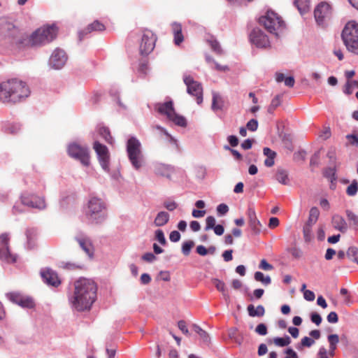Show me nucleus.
Listing matches in <instances>:
<instances>
[{"label":"nucleus","mask_w":358,"mask_h":358,"mask_svg":"<svg viewBox=\"0 0 358 358\" xmlns=\"http://www.w3.org/2000/svg\"><path fill=\"white\" fill-rule=\"evenodd\" d=\"M310 320L312 322L318 326L321 324L322 319L319 313L313 312L310 314Z\"/></svg>","instance_id":"55"},{"label":"nucleus","mask_w":358,"mask_h":358,"mask_svg":"<svg viewBox=\"0 0 358 358\" xmlns=\"http://www.w3.org/2000/svg\"><path fill=\"white\" fill-rule=\"evenodd\" d=\"M348 220L352 223L355 227H358V215L355 214L352 210H347L345 211Z\"/></svg>","instance_id":"47"},{"label":"nucleus","mask_w":358,"mask_h":358,"mask_svg":"<svg viewBox=\"0 0 358 358\" xmlns=\"http://www.w3.org/2000/svg\"><path fill=\"white\" fill-rule=\"evenodd\" d=\"M206 176V169L204 166H198L196 169V176L197 178L203 180Z\"/></svg>","instance_id":"54"},{"label":"nucleus","mask_w":358,"mask_h":358,"mask_svg":"<svg viewBox=\"0 0 358 358\" xmlns=\"http://www.w3.org/2000/svg\"><path fill=\"white\" fill-rule=\"evenodd\" d=\"M93 148L95 150L102 169L106 172H109V152L108 148L99 141H95Z\"/></svg>","instance_id":"14"},{"label":"nucleus","mask_w":358,"mask_h":358,"mask_svg":"<svg viewBox=\"0 0 358 358\" xmlns=\"http://www.w3.org/2000/svg\"><path fill=\"white\" fill-rule=\"evenodd\" d=\"M164 206L169 211H173L177 208L178 204L173 201H166L164 203Z\"/></svg>","instance_id":"61"},{"label":"nucleus","mask_w":358,"mask_h":358,"mask_svg":"<svg viewBox=\"0 0 358 358\" xmlns=\"http://www.w3.org/2000/svg\"><path fill=\"white\" fill-rule=\"evenodd\" d=\"M327 157L329 159L330 165L331 166H336V153H335L334 150H329L327 152Z\"/></svg>","instance_id":"60"},{"label":"nucleus","mask_w":358,"mask_h":358,"mask_svg":"<svg viewBox=\"0 0 358 358\" xmlns=\"http://www.w3.org/2000/svg\"><path fill=\"white\" fill-rule=\"evenodd\" d=\"M320 212L317 207H312L309 212V217L306 224H310V225H314L319 217Z\"/></svg>","instance_id":"38"},{"label":"nucleus","mask_w":358,"mask_h":358,"mask_svg":"<svg viewBox=\"0 0 358 358\" xmlns=\"http://www.w3.org/2000/svg\"><path fill=\"white\" fill-rule=\"evenodd\" d=\"M6 298L13 303L17 304L22 308H33L35 306L33 299L24 296L18 292H11L6 294Z\"/></svg>","instance_id":"13"},{"label":"nucleus","mask_w":358,"mask_h":358,"mask_svg":"<svg viewBox=\"0 0 358 358\" xmlns=\"http://www.w3.org/2000/svg\"><path fill=\"white\" fill-rule=\"evenodd\" d=\"M41 276L43 281L49 286L57 287L61 284L57 273L50 268H44L41 270Z\"/></svg>","instance_id":"17"},{"label":"nucleus","mask_w":358,"mask_h":358,"mask_svg":"<svg viewBox=\"0 0 358 358\" xmlns=\"http://www.w3.org/2000/svg\"><path fill=\"white\" fill-rule=\"evenodd\" d=\"M212 282L213 283V285H215L216 289L219 292H222L224 299L226 301L229 300V295L227 293L225 283L222 280H219L217 278H213L212 279Z\"/></svg>","instance_id":"32"},{"label":"nucleus","mask_w":358,"mask_h":358,"mask_svg":"<svg viewBox=\"0 0 358 358\" xmlns=\"http://www.w3.org/2000/svg\"><path fill=\"white\" fill-rule=\"evenodd\" d=\"M247 129L251 131H255L258 128V122L255 119H252L247 123Z\"/></svg>","instance_id":"57"},{"label":"nucleus","mask_w":358,"mask_h":358,"mask_svg":"<svg viewBox=\"0 0 358 358\" xmlns=\"http://www.w3.org/2000/svg\"><path fill=\"white\" fill-rule=\"evenodd\" d=\"M331 222L335 229L345 233L348 230V224L345 220L341 215L335 214L332 216Z\"/></svg>","instance_id":"25"},{"label":"nucleus","mask_w":358,"mask_h":358,"mask_svg":"<svg viewBox=\"0 0 358 358\" xmlns=\"http://www.w3.org/2000/svg\"><path fill=\"white\" fill-rule=\"evenodd\" d=\"M215 218L213 216H208L206 218V227L205 230L208 231L212 229L215 226Z\"/></svg>","instance_id":"52"},{"label":"nucleus","mask_w":358,"mask_h":358,"mask_svg":"<svg viewBox=\"0 0 358 358\" xmlns=\"http://www.w3.org/2000/svg\"><path fill=\"white\" fill-rule=\"evenodd\" d=\"M97 287L90 279L81 278L74 283V292L69 298L72 309L83 312L91 308L96 299Z\"/></svg>","instance_id":"1"},{"label":"nucleus","mask_w":358,"mask_h":358,"mask_svg":"<svg viewBox=\"0 0 358 358\" xmlns=\"http://www.w3.org/2000/svg\"><path fill=\"white\" fill-rule=\"evenodd\" d=\"M154 171L158 176L170 178L173 173L174 169L170 165L159 163L155 165Z\"/></svg>","instance_id":"24"},{"label":"nucleus","mask_w":358,"mask_h":358,"mask_svg":"<svg viewBox=\"0 0 358 358\" xmlns=\"http://www.w3.org/2000/svg\"><path fill=\"white\" fill-rule=\"evenodd\" d=\"M329 345H337L339 342V337L337 334H330L327 337Z\"/></svg>","instance_id":"62"},{"label":"nucleus","mask_w":358,"mask_h":358,"mask_svg":"<svg viewBox=\"0 0 358 358\" xmlns=\"http://www.w3.org/2000/svg\"><path fill=\"white\" fill-rule=\"evenodd\" d=\"M314 15L317 23L322 25L326 19L331 15L330 6L324 2L319 3L314 10Z\"/></svg>","instance_id":"16"},{"label":"nucleus","mask_w":358,"mask_h":358,"mask_svg":"<svg viewBox=\"0 0 358 358\" xmlns=\"http://www.w3.org/2000/svg\"><path fill=\"white\" fill-rule=\"evenodd\" d=\"M315 343V341L308 336L303 337L301 341V345L303 347H311Z\"/></svg>","instance_id":"58"},{"label":"nucleus","mask_w":358,"mask_h":358,"mask_svg":"<svg viewBox=\"0 0 358 358\" xmlns=\"http://www.w3.org/2000/svg\"><path fill=\"white\" fill-rule=\"evenodd\" d=\"M171 29L175 45H180L184 41V36L182 32V26L180 23L173 22L171 24Z\"/></svg>","instance_id":"26"},{"label":"nucleus","mask_w":358,"mask_h":358,"mask_svg":"<svg viewBox=\"0 0 358 358\" xmlns=\"http://www.w3.org/2000/svg\"><path fill=\"white\" fill-rule=\"evenodd\" d=\"M31 91H0V101L15 103L24 101L30 96Z\"/></svg>","instance_id":"11"},{"label":"nucleus","mask_w":358,"mask_h":358,"mask_svg":"<svg viewBox=\"0 0 358 358\" xmlns=\"http://www.w3.org/2000/svg\"><path fill=\"white\" fill-rule=\"evenodd\" d=\"M310 224H305L303 228V234L306 242H309L313 238L312 227Z\"/></svg>","instance_id":"43"},{"label":"nucleus","mask_w":358,"mask_h":358,"mask_svg":"<svg viewBox=\"0 0 358 358\" xmlns=\"http://www.w3.org/2000/svg\"><path fill=\"white\" fill-rule=\"evenodd\" d=\"M45 185L44 182H40V185L31 187V192H25L21 195L22 203L28 207L38 210H44L46 208V203L43 196H39L36 192H40L44 190Z\"/></svg>","instance_id":"4"},{"label":"nucleus","mask_w":358,"mask_h":358,"mask_svg":"<svg viewBox=\"0 0 358 358\" xmlns=\"http://www.w3.org/2000/svg\"><path fill=\"white\" fill-rule=\"evenodd\" d=\"M27 87L26 81L19 78H8L0 83V90H18Z\"/></svg>","instance_id":"21"},{"label":"nucleus","mask_w":358,"mask_h":358,"mask_svg":"<svg viewBox=\"0 0 358 358\" xmlns=\"http://www.w3.org/2000/svg\"><path fill=\"white\" fill-rule=\"evenodd\" d=\"M9 234L3 233L0 235V259L8 262L14 263L17 260V256L10 253L8 243H9Z\"/></svg>","instance_id":"12"},{"label":"nucleus","mask_w":358,"mask_h":358,"mask_svg":"<svg viewBox=\"0 0 358 358\" xmlns=\"http://www.w3.org/2000/svg\"><path fill=\"white\" fill-rule=\"evenodd\" d=\"M249 227L254 235H259L262 231V224L256 215L255 208L249 206L247 210Z\"/></svg>","instance_id":"19"},{"label":"nucleus","mask_w":358,"mask_h":358,"mask_svg":"<svg viewBox=\"0 0 358 358\" xmlns=\"http://www.w3.org/2000/svg\"><path fill=\"white\" fill-rule=\"evenodd\" d=\"M336 173V166H331L325 169V170L324 171V176L326 177L327 178L329 179L330 182L332 183V185H331V189L334 188L335 185H333V183L334 182H336L337 180Z\"/></svg>","instance_id":"33"},{"label":"nucleus","mask_w":358,"mask_h":358,"mask_svg":"<svg viewBox=\"0 0 358 358\" xmlns=\"http://www.w3.org/2000/svg\"><path fill=\"white\" fill-rule=\"evenodd\" d=\"M329 356L327 349L323 346L320 347L317 352V358H329Z\"/></svg>","instance_id":"64"},{"label":"nucleus","mask_w":358,"mask_h":358,"mask_svg":"<svg viewBox=\"0 0 358 358\" xmlns=\"http://www.w3.org/2000/svg\"><path fill=\"white\" fill-rule=\"evenodd\" d=\"M156 110L161 115H165L167 119L173 122L176 125L185 127L187 124L185 117L176 113L173 102L169 99L164 102L157 103L155 105Z\"/></svg>","instance_id":"6"},{"label":"nucleus","mask_w":358,"mask_h":358,"mask_svg":"<svg viewBox=\"0 0 358 358\" xmlns=\"http://www.w3.org/2000/svg\"><path fill=\"white\" fill-rule=\"evenodd\" d=\"M250 41L257 48H266L269 46V41L266 34L259 29H254L250 35Z\"/></svg>","instance_id":"18"},{"label":"nucleus","mask_w":358,"mask_h":358,"mask_svg":"<svg viewBox=\"0 0 358 358\" xmlns=\"http://www.w3.org/2000/svg\"><path fill=\"white\" fill-rule=\"evenodd\" d=\"M56 35L55 26L44 27L38 29L30 36H23L17 43L20 47L38 46L52 41Z\"/></svg>","instance_id":"2"},{"label":"nucleus","mask_w":358,"mask_h":358,"mask_svg":"<svg viewBox=\"0 0 358 358\" xmlns=\"http://www.w3.org/2000/svg\"><path fill=\"white\" fill-rule=\"evenodd\" d=\"M97 130L99 135L109 144H112L114 141L113 138L110 135V132L108 127H105L103 124H99Z\"/></svg>","instance_id":"30"},{"label":"nucleus","mask_w":358,"mask_h":358,"mask_svg":"<svg viewBox=\"0 0 358 358\" xmlns=\"http://www.w3.org/2000/svg\"><path fill=\"white\" fill-rule=\"evenodd\" d=\"M141 259L145 262L152 263L157 259V257L155 254L152 252H146L142 255Z\"/></svg>","instance_id":"56"},{"label":"nucleus","mask_w":358,"mask_h":358,"mask_svg":"<svg viewBox=\"0 0 358 358\" xmlns=\"http://www.w3.org/2000/svg\"><path fill=\"white\" fill-rule=\"evenodd\" d=\"M206 42L210 46L212 50L216 54L222 55L223 53L219 42L214 38V36H210L206 39Z\"/></svg>","instance_id":"36"},{"label":"nucleus","mask_w":358,"mask_h":358,"mask_svg":"<svg viewBox=\"0 0 358 358\" xmlns=\"http://www.w3.org/2000/svg\"><path fill=\"white\" fill-rule=\"evenodd\" d=\"M347 255L358 264V248L357 247H350L347 251Z\"/></svg>","instance_id":"44"},{"label":"nucleus","mask_w":358,"mask_h":358,"mask_svg":"<svg viewBox=\"0 0 358 358\" xmlns=\"http://www.w3.org/2000/svg\"><path fill=\"white\" fill-rule=\"evenodd\" d=\"M106 29L105 25L99 20H94L86 28L78 32V38L81 41L85 36L92 31H103Z\"/></svg>","instance_id":"22"},{"label":"nucleus","mask_w":358,"mask_h":358,"mask_svg":"<svg viewBox=\"0 0 358 358\" xmlns=\"http://www.w3.org/2000/svg\"><path fill=\"white\" fill-rule=\"evenodd\" d=\"M287 99L285 92H280L273 95L271 103L268 108V112L273 113V111L281 105V103Z\"/></svg>","instance_id":"23"},{"label":"nucleus","mask_w":358,"mask_h":358,"mask_svg":"<svg viewBox=\"0 0 358 358\" xmlns=\"http://www.w3.org/2000/svg\"><path fill=\"white\" fill-rule=\"evenodd\" d=\"M193 328H194V331L196 334H198L201 336V338H202L203 339L204 341H208V334H207V332L206 331L202 329L197 324H194L193 325Z\"/></svg>","instance_id":"49"},{"label":"nucleus","mask_w":358,"mask_h":358,"mask_svg":"<svg viewBox=\"0 0 358 358\" xmlns=\"http://www.w3.org/2000/svg\"><path fill=\"white\" fill-rule=\"evenodd\" d=\"M255 280L261 282L264 285H268L271 284V279L269 275L265 276L264 274L260 271H257L254 275Z\"/></svg>","instance_id":"40"},{"label":"nucleus","mask_w":358,"mask_h":358,"mask_svg":"<svg viewBox=\"0 0 358 358\" xmlns=\"http://www.w3.org/2000/svg\"><path fill=\"white\" fill-rule=\"evenodd\" d=\"M157 41V37L150 30H145L140 43L139 51L143 56H147L151 53Z\"/></svg>","instance_id":"10"},{"label":"nucleus","mask_w":358,"mask_h":358,"mask_svg":"<svg viewBox=\"0 0 358 358\" xmlns=\"http://www.w3.org/2000/svg\"><path fill=\"white\" fill-rule=\"evenodd\" d=\"M25 235L27 237L26 248L32 249L35 245V239L37 235V230L35 228H28L26 230Z\"/></svg>","instance_id":"28"},{"label":"nucleus","mask_w":358,"mask_h":358,"mask_svg":"<svg viewBox=\"0 0 358 358\" xmlns=\"http://www.w3.org/2000/svg\"><path fill=\"white\" fill-rule=\"evenodd\" d=\"M155 238L162 245H166L167 241L162 229H157L155 231Z\"/></svg>","instance_id":"45"},{"label":"nucleus","mask_w":358,"mask_h":358,"mask_svg":"<svg viewBox=\"0 0 358 358\" xmlns=\"http://www.w3.org/2000/svg\"><path fill=\"white\" fill-rule=\"evenodd\" d=\"M169 221V214L166 211H160L157 213L154 223L157 227H162Z\"/></svg>","instance_id":"31"},{"label":"nucleus","mask_w":358,"mask_h":358,"mask_svg":"<svg viewBox=\"0 0 358 358\" xmlns=\"http://www.w3.org/2000/svg\"><path fill=\"white\" fill-rule=\"evenodd\" d=\"M218 216H224L229 212V207L225 203H220L216 208Z\"/></svg>","instance_id":"51"},{"label":"nucleus","mask_w":358,"mask_h":358,"mask_svg":"<svg viewBox=\"0 0 358 358\" xmlns=\"http://www.w3.org/2000/svg\"><path fill=\"white\" fill-rule=\"evenodd\" d=\"M259 23L271 34L278 35L285 27L281 17L273 11H268L264 16L259 18Z\"/></svg>","instance_id":"8"},{"label":"nucleus","mask_w":358,"mask_h":358,"mask_svg":"<svg viewBox=\"0 0 358 358\" xmlns=\"http://www.w3.org/2000/svg\"><path fill=\"white\" fill-rule=\"evenodd\" d=\"M248 315L250 317H262L265 314V309L262 305H258L256 308L252 304L247 307Z\"/></svg>","instance_id":"29"},{"label":"nucleus","mask_w":358,"mask_h":358,"mask_svg":"<svg viewBox=\"0 0 358 358\" xmlns=\"http://www.w3.org/2000/svg\"><path fill=\"white\" fill-rule=\"evenodd\" d=\"M206 59L207 62H208V63L213 62L215 64V69L218 71L225 72V71H229V68L227 66H222V65L219 64L218 63L215 62L214 61V59H213V57L210 56L206 55Z\"/></svg>","instance_id":"48"},{"label":"nucleus","mask_w":358,"mask_h":358,"mask_svg":"<svg viewBox=\"0 0 358 358\" xmlns=\"http://www.w3.org/2000/svg\"><path fill=\"white\" fill-rule=\"evenodd\" d=\"M180 234L178 231H172L169 234V239L171 242L176 243L180 239Z\"/></svg>","instance_id":"63"},{"label":"nucleus","mask_w":358,"mask_h":358,"mask_svg":"<svg viewBox=\"0 0 358 358\" xmlns=\"http://www.w3.org/2000/svg\"><path fill=\"white\" fill-rule=\"evenodd\" d=\"M224 99L218 92H213L211 106L212 110L214 111L221 110L224 107Z\"/></svg>","instance_id":"27"},{"label":"nucleus","mask_w":358,"mask_h":358,"mask_svg":"<svg viewBox=\"0 0 358 358\" xmlns=\"http://www.w3.org/2000/svg\"><path fill=\"white\" fill-rule=\"evenodd\" d=\"M358 192V182L353 180L351 184L346 189V194L350 196H354Z\"/></svg>","instance_id":"42"},{"label":"nucleus","mask_w":358,"mask_h":358,"mask_svg":"<svg viewBox=\"0 0 358 358\" xmlns=\"http://www.w3.org/2000/svg\"><path fill=\"white\" fill-rule=\"evenodd\" d=\"M255 331L257 334L260 336H265L268 333L267 327L264 323H260L257 324Z\"/></svg>","instance_id":"53"},{"label":"nucleus","mask_w":358,"mask_h":358,"mask_svg":"<svg viewBox=\"0 0 358 358\" xmlns=\"http://www.w3.org/2000/svg\"><path fill=\"white\" fill-rule=\"evenodd\" d=\"M67 152L71 157L79 161L83 166H87L90 164V155L87 147L81 146L73 142L68 145Z\"/></svg>","instance_id":"9"},{"label":"nucleus","mask_w":358,"mask_h":358,"mask_svg":"<svg viewBox=\"0 0 358 358\" xmlns=\"http://www.w3.org/2000/svg\"><path fill=\"white\" fill-rule=\"evenodd\" d=\"M127 154L133 168L136 170L140 169L143 165L144 157L141 150V143L137 138L132 136L128 139Z\"/></svg>","instance_id":"5"},{"label":"nucleus","mask_w":358,"mask_h":358,"mask_svg":"<svg viewBox=\"0 0 358 358\" xmlns=\"http://www.w3.org/2000/svg\"><path fill=\"white\" fill-rule=\"evenodd\" d=\"M194 243L192 241H187L182 245V252L184 255L187 256L189 255Z\"/></svg>","instance_id":"46"},{"label":"nucleus","mask_w":358,"mask_h":358,"mask_svg":"<svg viewBox=\"0 0 358 358\" xmlns=\"http://www.w3.org/2000/svg\"><path fill=\"white\" fill-rule=\"evenodd\" d=\"M294 4L301 13H306L310 8V0H295Z\"/></svg>","instance_id":"39"},{"label":"nucleus","mask_w":358,"mask_h":358,"mask_svg":"<svg viewBox=\"0 0 358 358\" xmlns=\"http://www.w3.org/2000/svg\"><path fill=\"white\" fill-rule=\"evenodd\" d=\"M327 320L328 322L331 324L337 323L338 321V317L337 313L334 311L330 312L327 317Z\"/></svg>","instance_id":"59"},{"label":"nucleus","mask_w":358,"mask_h":358,"mask_svg":"<svg viewBox=\"0 0 358 358\" xmlns=\"http://www.w3.org/2000/svg\"><path fill=\"white\" fill-rule=\"evenodd\" d=\"M75 240L88 257L92 258L94 256V247L90 238L87 235L80 233L75 236Z\"/></svg>","instance_id":"20"},{"label":"nucleus","mask_w":358,"mask_h":358,"mask_svg":"<svg viewBox=\"0 0 358 358\" xmlns=\"http://www.w3.org/2000/svg\"><path fill=\"white\" fill-rule=\"evenodd\" d=\"M273 343L275 345L279 347H285L290 344L291 339L288 336H285V337H275L273 338Z\"/></svg>","instance_id":"41"},{"label":"nucleus","mask_w":358,"mask_h":358,"mask_svg":"<svg viewBox=\"0 0 358 358\" xmlns=\"http://www.w3.org/2000/svg\"><path fill=\"white\" fill-rule=\"evenodd\" d=\"M67 61V56L65 52L61 49H55L49 59L50 66L55 69H62Z\"/></svg>","instance_id":"15"},{"label":"nucleus","mask_w":358,"mask_h":358,"mask_svg":"<svg viewBox=\"0 0 358 358\" xmlns=\"http://www.w3.org/2000/svg\"><path fill=\"white\" fill-rule=\"evenodd\" d=\"M3 130L6 133L16 134L21 130V124L20 123H8L3 126Z\"/></svg>","instance_id":"37"},{"label":"nucleus","mask_w":358,"mask_h":358,"mask_svg":"<svg viewBox=\"0 0 358 358\" xmlns=\"http://www.w3.org/2000/svg\"><path fill=\"white\" fill-rule=\"evenodd\" d=\"M85 215L92 224L103 223L108 217L106 203L100 198H90L85 208Z\"/></svg>","instance_id":"3"},{"label":"nucleus","mask_w":358,"mask_h":358,"mask_svg":"<svg viewBox=\"0 0 358 358\" xmlns=\"http://www.w3.org/2000/svg\"><path fill=\"white\" fill-rule=\"evenodd\" d=\"M189 95L195 97L196 103L199 105L203 102V91H187Z\"/></svg>","instance_id":"50"},{"label":"nucleus","mask_w":358,"mask_h":358,"mask_svg":"<svg viewBox=\"0 0 358 358\" xmlns=\"http://www.w3.org/2000/svg\"><path fill=\"white\" fill-rule=\"evenodd\" d=\"M342 38L348 51L358 55V24L349 22L342 31Z\"/></svg>","instance_id":"7"},{"label":"nucleus","mask_w":358,"mask_h":358,"mask_svg":"<svg viewBox=\"0 0 358 358\" xmlns=\"http://www.w3.org/2000/svg\"><path fill=\"white\" fill-rule=\"evenodd\" d=\"M275 179L278 180L280 183L282 185H288L289 184V178H288V173L287 171L282 168H278L276 171L275 173Z\"/></svg>","instance_id":"35"},{"label":"nucleus","mask_w":358,"mask_h":358,"mask_svg":"<svg viewBox=\"0 0 358 358\" xmlns=\"http://www.w3.org/2000/svg\"><path fill=\"white\" fill-rule=\"evenodd\" d=\"M183 80L187 85V90H202L201 84L195 80L192 76H185Z\"/></svg>","instance_id":"34"}]
</instances>
